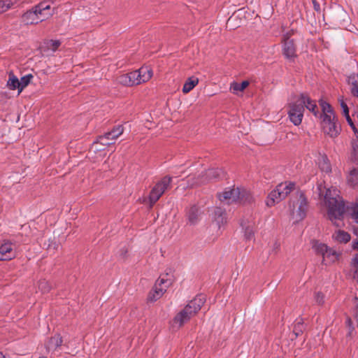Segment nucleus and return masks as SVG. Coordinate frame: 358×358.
<instances>
[{
  "mask_svg": "<svg viewBox=\"0 0 358 358\" xmlns=\"http://www.w3.org/2000/svg\"><path fill=\"white\" fill-rule=\"evenodd\" d=\"M352 247L354 250H358V240L354 241L352 242Z\"/></svg>",
  "mask_w": 358,
  "mask_h": 358,
  "instance_id": "obj_44",
  "label": "nucleus"
},
{
  "mask_svg": "<svg viewBox=\"0 0 358 358\" xmlns=\"http://www.w3.org/2000/svg\"><path fill=\"white\" fill-rule=\"evenodd\" d=\"M61 45V42L58 40H52L48 43V48L52 50V51H56L57 49Z\"/></svg>",
  "mask_w": 358,
  "mask_h": 358,
  "instance_id": "obj_38",
  "label": "nucleus"
},
{
  "mask_svg": "<svg viewBox=\"0 0 358 358\" xmlns=\"http://www.w3.org/2000/svg\"><path fill=\"white\" fill-rule=\"evenodd\" d=\"M40 358H45V357H40Z\"/></svg>",
  "mask_w": 358,
  "mask_h": 358,
  "instance_id": "obj_48",
  "label": "nucleus"
},
{
  "mask_svg": "<svg viewBox=\"0 0 358 358\" xmlns=\"http://www.w3.org/2000/svg\"><path fill=\"white\" fill-rule=\"evenodd\" d=\"M304 108L303 106L299 102V97L294 102L290 103L289 105L288 115L290 121L294 125H299L303 117Z\"/></svg>",
  "mask_w": 358,
  "mask_h": 358,
  "instance_id": "obj_10",
  "label": "nucleus"
},
{
  "mask_svg": "<svg viewBox=\"0 0 358 358\" xmlns=\"http://www.w3.org/2000/svg\"><path fill=\"white\" fill-rule=\"evenodd\" d=\"M308 209V202L303 193L298 192L293 196L289 203L288 210L290 216L295 222L302 220Z\"/></svg>",
  "mask_w": 358,
  "mask_h": 358,
  "instance_id": "obj_4",
  "label": "nucleus"
},
{
  "mask_svg": "<svg viewBox=\"0 0 358 358\" xmlns=\"http://www.w3.org/2000/svg\"><path fill=\"white\" fill-rule=\"evenodd\" d=\"M15 245L9 241L3 243L0 245V261H8L16 257Z\"/></svg>",
  "mask_w": 358,
  "mask_h": 358,
  "instance_id": "obj_16",
  "label": "nucleus"
},
{
  "mask_svg": "<svg viewBox=\"0 0 358 358\" xmlns=\"http://www.w3.org/2000/svg\"><path fill=\"white\" fill-rule=\"evenodd\" d=\"M199 83V78L195 76H192L187 78L182 87V92L185 94L189 93L194 89Z\"/></svg>",
  "mask_w": 358,
  "mask_h": 358,
  "instance_id": "obj_25",
  "label": "nucleus"
},
{
  "mask_svg": "<svg viewBox=\"0 0 358 358\" xmlns=\"http://www.w3.org/2000/svg\"><path fill=\"white\" fill-rule=\"evenodd\" d=\"M331 239L334 243L346 244L350 241L351 236L348 232L341 229H336L331 234Z\"/></svg>",
  "mask_w": 358,
  "mask_h": 358,
  "instance_id": "obj_19",
  "label": "nucleus"
},
{
  "mask_svg": "<svg viewBox=\"0 0 358 358\" xmlns=\"http://www.w3.org/2000/svg\"><path fill=\"white\" fill-rule=\"evenodd\" d=\"M291 32H287L282 36V51L283 55L287 59H292L296 57V48L292 40L289 39Z\"/></svg>",
  "mask_w": 358,
  "mask_h": 358,
  "instance_id": "obj_15",
  "label": "nucleus"
},
{
  "mask_svg": "<svg viewBox=\"0 0 358 358\" xmlns=\"http://www.w3.org/2000/svg\"><path fill=\"white\" fill-rule=\"evenodd\" d=\"M295 183L291 181H285L278 185L268 194L266 201V206L271 207L279 203L295 189Z\"/></svg>",
  "mask_w": 358,
  "mask_h": 358,
  "instance_id": "obj_5",
  "label": "nucleus"
},
{
  "mask_svg": "<svg viewBox=\"0 0 358 358\" xmlns=\"http://www.w3.org/2000/svg\"><path fill=\"white\" fill-rule=\"evenodd\" d=\"M152 70L148 66H143L138 70L131 72L135 85H139L148 81L152 78Z\"/></svg>",
  "mask_w": 358,
  "mask_h": 358,
  "instance_id": "obj_12",
  "label": "nucleus"
},
{
  "mask_svg": "<svg viewBox=\"0 0 358 358\" xmlns=\"http://www.w3.org/2000/svg\"><path fill=\"white\" fill-rule=\"evenodd\" d=\"M351 94L358 99V89L357 90H353V92H351Z\"/></svg>",
  "mask_w": 358,
  "mask_h": 358,
  "instance_id": "obj_45",
  "label": "nucleus"
},
{
  "mask_svg": "<svg viewBox=\"0 0 358 358\" xmlns=\"http://www.w3.org/2000/svg\"><path fill=\"white\" fill-rule=\"evenodd\" d=\"M324 295L321 292H317L315 295V300L318 304H322L324 303Z\"/></svg>",
  "mask_w": 358,
  "mask_h": 358,
  "instance_id": "obj_42",
  "label": "nucleus"
},
{
  "mask_svg": "<svg viewBox=\"0 0 358 358\" xmlns=\"http://www.w3.org/2000/svg\"><path fill=\"white\" fill-rule=\"evenodd\" d=\"M357 283H358V282H357Z\"/></svg>",
  "mask_w": 358,
  "mask_h": 358,
  "instance_id": "obj_49",
  "label": "nucleus"
},
{
  "mask_svg": "<svg viewBox=\"0 0 358 358\" xmlns=\"http://www.w3.org/2000/svg\"><path fill=\"white\" fill-rule=\"evenodd\" d=\"M0 358H5L4 355L1 352H0Z\"/></svg>",
  "mask_w": 358,
  "mask_h": 358,
  "instance_id": "obj_46",
  "label": "nucleus"
},
{
  "mask_svg": "<svg viewBox=\"0 0 358 358\" xmlns=\"http://www.w3.org/2000/svg\"><path fill=\"white\" fill-rule=\"evenodd\" d=\"M124 131L123 127L121 125L115 127L113 130L106 133L107 136L110 137V140L114 143L115 141L120 136Z\"/></svg>",
  "mask_w": 358,
  "mask_h": 358,
  "instance_id": "obj_29",
  "label": "nucleus"
},
{
  "mask_svg": "<svg viewBox=\"0 0 358 358\" xmlns=\"http://www.w3.org/2000/svg\"><path fill=\"white\" fill-rule=\"evenodd\" d=\"M313 155L315 157V163L320 169L323 172L329 173L331 170V168L327 157L324 154L320 152L313 153Z\"/></svg>",
  "mask_w": 358,
  "mask_h": 358,
  "instance_id": "obj_17",
  "label": "nucleus"
},
{
  "mask_svg": "<svg viewBox=\"0 0 358 358\" xmlns=\"http://www.w3.org/2000/svg\"><path fill=\"white\" fill-rule=\"evenodd\" d=\"M117 82L125 86L135 85L133 76H131V72L120 75L117 78Z\"/></svg>",
  "mask_w": 358,
  "mask_h": 358,
  "instance_id": "obj_26",
  "label": "nucleus"
},
{
  "mask_svg": "<svg viewBox=\"0 0 358 358\" xmlns=\"http://www.w3.org/2000/svg\"><path fill=\"white\" fill-rule=\"evenodd\" d=\"M34 8L39 22L49 18L55 13V8L51 6V3L49 1H43Z\"/></svg>",
  "mask_w": 358,
  "mask_h": 358,
  "instance_id": "obj_14",
  "label": "nucleus"
},
{
  "mask_svg": "<svg viewBox=\"0 0 358 358\" xmlns=\"http://www.w3.org/2000/svg\"><path fill=\"white\" fill-rule=\"evenodd\" d=\"M171 283L172 279L167 274L161 275L156 281L153 289L149 293L148 300L150 302H155L160 299Z\"/></svg>",
  "mask_w": 358,
  "mask_h": 358,
  "instance_id": "obj_7",
  "label": "nucleus"
},
{
  "mask_svg": "<svg viewBox=\"0 0 358 358\" xmlns=\"http://www.w3.org/2000/svg\"><path fill=\"white\" fill-rule=\"evenodd\" d=\"M105 146L101 145L99 143L96 141L94 142V143L92 145L90 152H93L94 153L99 152L100 157L102 156H104L106 155L105 153Z\"/></svg>",
  "mask_w": 358,
  "mask_h": 358,
  "instance_id": "obj_32",
  "label": "nucleus"
},
{
  "mask_svg": "<svg viewBox=\"0 0 358 358\" xmlns=\"http://www.w3.org/2000/svg\"><path fill=\"white\" fill-rule=\"evenodd\" d=\"M352 269L353 271V277L358 282V253L356 254L352 259Z\"/></svg>",
  "mask_w": 358,
  "mask_h": 358,
  "instance_id": "obj_35",
  "label": "nucleus"
},
{
  "mask_svg": "<svg viewBox=\"0 0 358 358\" xmlns=\"http://www.w3.org/2000/svg\"><path fill=\"white\" fill-rule=\"evenodd\" d=\"M62 343V337L59 335H55L52 336L48 342L45 344V348L48 351H55L59 346H61Z\"/></svg>",
  "mask_w": 358,
  "mask_h": 358,
  "instance_id": "obj_23",
  "label": "nucleus"
},
{
  "mask_svg": "<svg viewBox=\"0 0 358 358\" xmlns=\"http://www.w3.org/2000/svg\"><path fill=\"white\" fill-rule=\"evenodd\" d=\"M210 216L212 219V225L218 229L227 223L225 210L220 207H213L210 210Z\"/></svg>",
  "mask_w": 358,
  "mask_h": 358,
  "instance_id": "obj_11",
  "label": "nucleus"
},
{
  "mask_svg": "<svg viewBox=\"0 0 358 358\" xmlns=\"http://www.w3.org/2000/svg\"><path fill=\"white\" fill-rule=\"evenodd\" d=\"M347 322L349 324V325H350L351 324V320L350 319H348Z\"/></svg>",
  "mask_w": 358,
  "mask_h": 358,
  "instance_id": "obj_47",
  "label": "nucleus"
},
{
  "mask_svg": "<svg viewBox=\"0 0 358 358\" xmlns=\"http://www.w3.org/2000/svg\"><path fill=\"white\" fill-rule=\"evenodd\" d=\"M172 178L169 176L164 177L159 182H158L152 188L150 194V206L158 201L164 192L167 189L171 184Z\"/></svg>",
  "mask_w": 358,
  "mask_h": 358,
  "instance_id": "obj_9",
  "label": "nucleus"
},
{
  "mask_svg": "<svg viewBox=\"0 0 358 358\" xmlns=\"http://www.w3.org/2000/svg\"><path fill=\"white\" fill-rule=\"evenodd\" d=\"M241 192L239 188L226 189L222 193L218 194V198L220 201L226 203H231L239 199H242L241 197Z\"/></svg>",
  "mask_w": 358,
  "mask_h": 358,
  "instance_id": "obj_13",
  "label": "nucleus"
},
{
  "mask_svg": "<svg viewBox=\"0 0 358 358\" xmlns=\"http://www.w3.org/2000/svg\"><path fill=\"white\" fill-rule=\"evenodd\" d=\"M38 288L41 290L43 292H48L50 289V286L45 280H43L39 282Z\"/></svg>",
  "mask_w": 358,
  "mask_h": 358,
  "instance_id": "obj_40",
  "label": "nucleus"
},
{
  "mask_svg": "<svg viewBox=\"0 0 358 358\" xmlns=\"http://www.w3.org/2000/svg\"><path fill=\"white\" fill-rule=\"evenodd\" d=\"M17 3V0H2L0 1V13L8 10L11 6Z\"/></svg>",
  "mask_w": 358,
  "mask_h": 358,
  "instance_id": "obj_31",
  "label": "nucleus"
},
{
  "mask_svg": "<svg viewBox=\"0 0 358 358\" xmlns=\"http://www.w3.org/2000/svg\"><path fill=\"white\" fill-rule=\"evenodd\" d=\"M348 180L352 186L358 184V169H354L350 171Z\"/></svg>",
  "mask_w": 358,
  "mask_h": 358,
  "instance_id": "obj_34",
  "label": "nucleus"
},
{
  "mask_svg": "<svg viewBox=\"0 0 358 358\" xmlns=\"http://www.w3.org/2000/svg\"><path fill=\"white\" fill-rule=\"evenodd\" d=\"M313 249L317 255L322 257V263L325 265H331L336 262L341 255L340 252L323 243L315 242Z\"/></svg>",
  "mask_w": 358,
  "mask_h": 358,
  "instance_id": "obj_6",
  "label": "nucleus"
},
{
  "mask_svg": "<svg viewBox=\"0 0 358 358\" xmlns=\"http://www.w3.org/2000/svg\"><path fill=\"white\" fill-rule=\"evenodd\" d=\"M348 83L350 86V92L358 90V74L352 73L348 77Z\"/></svg>",
  "mask_w": 358,
  "mask_h": 358,
  "instance_id": "obj_30",
  "label": "nucleus"
},
{
  "mask_svg": "<svg viewBox=\"0 0 358 358\" xmlns=\"http://www.w3.org/2000/svg\"><path fill=\"white\" fill-rule=\"evenodd\" d=\"M222 171L217 168H212L208 170H206L204 172L202 171L201 174L198 176L196 179L194 177L189 176L187 181L194 180L190 184V187H193L195 185H199L211 181L214 179L218 178Z\"/></svg>",
  "mask_w": 358,
  "mask_h": 358,
  "instance_id": "obj_8",
  "label": "nucleus"
},
{
  "mask_svg": "<svg viewBox=\"0 0 358 358\" xmlns=\"http://www.w3.org/2000/svg\"><path fill=\"white\" fill-rule=\"evenodd\" d=\"M338 101L340 103L341 107L342 108V113L344 116L348 115L349 114V109L346 104V103L344 101L343 97H340L338 99Z\"/></svg>",
  "mask_w": 358,
  "mask_h": 358,
  "instance_id": "obj_37",
  "label": "nucleus"
},
{
  "mask_svg": "<svg viewBox=\"0 0 358 358\" xmlns=\"http://www.w3.org/2000/svg\"><path fill=\"white\" fill-rule=\"evenodd\" d=\"M205 301V296L201 294L196 296L175 316L171 322L172 328L178 329L181 327L200 310Z\"/></svg>",
  "mask_w": 358,
  "mask_h": 358,
  "instance_id": "obj_3",
  "label": "nucleus"
},
{
  "mask_svg": "<svg viewBox=\"0 0 358 358\" xmlns=\"http://www.w3.org/2000/svg\"><path fill=\"white\" fill-rule=\"evenodd\" d=\"M110 137L107 136L106 134L103 136H101L99 137V138L96 140V142L101 144L102 146H108L109 145L113 144V142L110 139Z\"/></svg>",
  "mask_w": 358,
  "mask_h": 358,
  "instance_id": "obj_36",
  "label": "nucleus"
},
{
  "mask_svg": "<svg viewBox=\"0 0 358 358\" xmlns=\"http://www.w3.org/2000/svg\"><path fill=\"white\" fill-rule=\"evenodd\" d=\"M280 248V243L278 241L274 242L273 246V251L276 252Z\"/></svg>",
  "mask_w": 358,
  "mask_h": 358,
  "instance_id": "obj_43",
  "label": "nucleus"
},
{
  "mask_svg": "<svg viewBox=\"0 0 358 358\" xmlns=\"http://www.w3.org/2000/svg\"><path fill=\"white\" fill-rule=\"evenodd\" d=\"M352 148L353 155L358 157V138L352 141Z\"/></svg>",
  "mask_w": 358,
  "mask_h": 358,
  "instance_id": "obj_41",
  "label": "nucleus"
},
{
  "mask_svg": "<svg viewBox=\"0 0 358 358\" xmlns=\"http://www.w3.org/2000/svg\"><path fill=\"white\" fill-rule=\"evenodd\" d=\"M346 211L351 219L358 224V199L347 206Z\"/></svg>",
  "mask_w": 358,
  "mask_h": 358,
  "instance_id": "obj_24",
  "label": "nucleus"
},
{
  "mask_svg": "<svg viewBox=\"0 0 358 358\" xmlns=\"http://www.w3.org/2000/svg\"><path fill=\"white\" fill-rule=\"evenodd\" d=\"M299 102L303 106V108L306 107L309 111L313 113V114L317 117L318 115V110L317 106L315 101L311 99L306 94H301L299 97Z\"/></svg>",
  "mask_w": 358,
  "mask_h": 358,
  "instance_id": "obj_18",
  "label": "nucleus"
},
{
  "mask_svg": "<svg viewBox=\"0 0 358 358\" xmlns=\"http://www.w3.org/2000/svg\"><path fill=\"white\" fill-rule=\"evenodd\" d=\"M348 124L351 127V128L353 129L355 134L357 136V138H358V131L356 129L351 117H350V115L345 116Z\"/></svg>",
  "mask_w": 358,
  "mask_h": 358,
  "instance_id": "obj_39",
  "label": "nucleus"
},
{
  "mask_svg": "<svg viewBox=\"0 0 358 358\" xmlns=\"http://www.w3.org/2000/svg\"><path fill=\"white\" fill-rule=\"evenodd\" d=\"M241 227L243 230L244 238L246 241H251L254 238V222L252 221H243L241 223Z\"/></svg>",
  "mask_w": 358,
  "mask_h": 358,
  "instance_id": "obj_21",
  "label": "nucleus"
},
{
  "mask_svg": "<svg viewBox=\"0 0 358 358\" xmlns=\"http://www.w3.org/2000/svg\"><path fill=\"white\" fill-rule=\"evenodd\" d=\"M249 82L247 80L243 81L241 83L234 82L230 85V91L235 94H239L242 92L248 86Z\"/></svg>",
  "mask_w": 358,
  "mask_h": 358,
  "instance_id": "obj_27",
  "label": "nucleus"
},
{
  "mask_svg": "<svg viewBox=\"0 0 358 358\" xmlns=\"http://www.w3.org/2000/svg\"><path fill=\"white\" fill-rule=\"evenodd\" d=\"M8 88L10 90H17L19 91L20 89V80L18 78L13 74V72H10L8 75V80L6 84Z\"/></svg>",
  "mask_w": 358,
  "mask_h": 358,
  "instance_id": "obj_28",
  "label": "nucleus"
},
{
  "mask_svg": "<svg viewBox=\"0 0 358 358\" xmlns=\"http://www.w3.org/2000/svg\"><path fill=\"white\" fill-rule=\"evenodd\" d=\"M187 219L189 224H196L201 219V213L200 209L195 206L191 207L187 213Z\"/></svg>",
  "mask_w": 358,
  "mask_h": 358,
  "instance_id": "obj_20",
  "label": "nucleus"
},
{
  "mask_svg": "<svg viewBox=\"0 0 358 358\" xmlns=\"http://www.w3.org/2000/svg\"><path fill=\"white\" fill-rule=\"evenodd\" d=\"M322 109L320 115L321 127L324 133L331 138H336L340 134L341 127L331 105L325 101H319Z\"/></svg>",
  "mask_w": 358,
  "mask_h": 358,
  "instance_id": "obj_2",
  "label": "nucleus"
},
{
  "mask_svg": "<svg viewBox=\"0 0 358 358\" xmlns=\"http://www.w3.org/2000/svg\"><path fill=\"white\" fill-rule=\"evenodd\" d=\"M22 21L29 24H37L39 22V20L36 12L35 8L32 10L26 12L22 15Z\"/></svg>",
  "mask_w": 358,
  "mask_h": 358,
  "instance_id": "obj_22",
  "label": "nucleus"
},
{
  "mask_svg": "<svg viewBox=\"0 0 358 358\" xmlns=\"http://www.w3.org/2000/svg\"><path fill=\"white\" fill-rule=\"evenodd\" d=\"M33 76L31 74L26 75L21 78L20 80V89H19V94L22 92L23 89L26 87L31 82V80L32 79Z\"/></svg>",
  "mask_w": 358,
  "mask_h": 358,
  "instance_id": "obj_33",
  "label": "nucleus"
},
{
  "mask_svg": "<svg viewBox=\"0 0 358 358\" xmlns=\"http://www.w3.org/2000/svg\"><path fill=\"white\" fill-rule=\"evenodd\" d=\"M319 194L324 196V204L327 208V216L334 225L337 227L344 226L343 221L345 206L339 196L337 188L331 187L326 189L322 185L317 187Z\"/></svg>",
  "mask_w": 358,
  "mask_h": 358,
  "instance_id": "obj_1",
  "label": "nucleus"
}]
</instances>
